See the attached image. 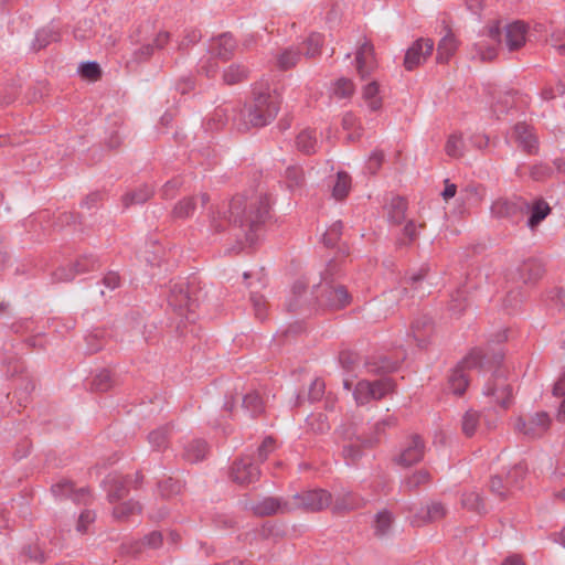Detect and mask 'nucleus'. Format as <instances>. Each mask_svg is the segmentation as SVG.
Instances as JSON below:
<instances>
[{
    "instance_id": "nucleus-21",
    "label": "nucleus",
    "mask_w": 565,
    "mask_h": 565,
    "mask_svg": "<svg viewBox=\"0 0 565 565\" xmlns=\"http://www.w3.org/2000/svg\"><path fill=\"white\" fill-rule=\"evenodd\" d=\"M130 480L127 477L109 475L104 481L107 491V499L110 503H115L129 493L128 483Z\"/></svg>"
},
{
    "instance_id": "nucleus-28",
    "label": "nucleus",
    "mask_w": 565,
    "mask_h": 565,
    "mask_svg": "<svg viewBox=\"0 0 565 565\" xmlns=\"http://www.w3.org/2000/svg\"><path fill=\"white\" fill-rule=\"evenodd\" d=\"M513 134L520 147H522L526 153L532 154L536 152L537 139L532 134L530 126L524 122H518L513 128Z\"/></svg>"
},
{
    "instance_id": "nucleus-32",
    "label": "nucleus",
    "mask_w": 565,
    "mask_h": 565,
    "mask_svg": "<svg viewBox=\"0 0 565 565\" xmlns=\"http://www.w3.org/2000/svg\"><path fill=\"white\" fill-rule=\"evenodd\" d=\"M214 40L216 41V47H213V55L222 61L231 60L236 49V41L232 34L223 33Z\"/></svg>"
},
{
    "instance_id": "nucleus-62",
    "label": "nucleus",
    "mask_w": 565,
    "mask_h": 565,
    "mask_svg": "<svg viewBox=\"0 0 565 565\" xmlns=\"http://www.w3.org/2000/svg\"><path fill=\"white\" fill-rule=\"evenodd\" d=\"M353 395L358 404L364 405L369 403L373 399L371 382L365 380L358 382Z\"/></svg>"
},
{
    "instance_id": "nucleus-31",
    "label": "nucleus",
    "mask_w": 565,
    "mask_h": 565,
    "mask_svg": "<svg viewBox=\"0 0 565 565\" xmlns=\"http://www.w3.org/2000/svg\"><path fill=\"white\" fill-rule=\"evenodd\" d=\"M552 209L543 199H536L532 204L529 203V215L526 225L534 231L542 221L551 213Z\"/></svg>"
},
{
    "instance_id": "nucleus-3",
    "label": "nucleus",
    "mask_w": 565,
    "mask_h": 565,
    "mask_svg": "<svg viewBox=\"0 0 565 565\" xmlns=\"http://www.w3.org/2000/svg\"><path fill=\"white\" fill-rule=\"evenodd\" d=\"M280 105L281 96L276 90L256 94L244 113L247 120L237 124V129L247 130L249 127L262 128L267 126L276 118Z\"/></svg>"
},
{
    "instance_id": "nucleus-51",
    "label": "nucleus",
    "mask_w": 565,
    "mask_h": 565,
    "mask_svg": "<svg viewBox=\"0 0 565 565\" xmlns=\"http://www.w3.org/2000/svg\"><path fill=\"white\" fill-rule=\"evenodd\" d=\"M461 504L465 509L477 513L486 512V504L478 492H467L462 494Z\"/></svg>"
},
{
    "instance_id": "nucleus-25",
    "label": "nucleus",
    "mask_w": 565,
    "mask_h": 565,
    "mask_svg": "<svg viewBox=\"0 0 565 565\" xmlns=\"http://www.w3.org/2000/svg\"><path fill=\"white\" fill-rule=\"evenodd\" d=\"M236 110V107L231 104L216 107L206 122V128L209 130L222 129L231 119L235 120Z\"/></svg>"
},
{
    "instance_id": "nucleus-50",
    "label": "nucleus",
    "mask_w": 565,
    "mask_h": 565,
    "mask_svg": "<svg viewBox=\"0 0 565 565\" xmlns=\"http://www.w3.org/2000/svg\"><path fill=\"white\" fill-rule=\"evenodd\" d=\"M323 35L321 33H311L307 40L303 42L306 46V51L303 55L307 58H315L321 54V49L323 45Z\"/></svg>"
},
{
    "instance_id": "nucleus-1",
    "label": "nucleus",
    "mask_w": 565,
    "mask_h": 565,
    "mask_svg": "<svg viewBox=\"0 0 565 565\" xmlns=\"http://www.w3.org/2000/svg\"><path fill=\"white\" fill-rule=\"evenodd\" d=\"M270 198L267 193H254L250 196L237 194L222 206H212L209 214L210 232L224 233L227 228H237L241 234H235L239 239L244 237L248 246H253L258 239V232L270 217Z\"/></svg>"
},
{
    "instance_id": "nucleus-58",
    "label": "nucleus",
    "mask_w": 565,
    "mask_h": 565,
    "mask_svg": "<svg viewBox=\"0 0 565 565\" xmlns=\"http://www.w3.org/2000/svg\"><path fill=\"white\" fill-rule=\"evenodd\" d=\"M489 486L491 492L498 495L501 500H505L512 492L507 480H503L502 477L498 475L491 477Z\"/></svg>"
},
{
    "instance_id": "nucleus-16",
    "label": "nucleus",
    "mask_w": 565,
    "mask_h": 565,
    "mask_svg": "<svg viewBox=\"0 0 565 565\" xmlns=\"http://www.w3.org/2000/svg\"><path fill=\"white\" fill-rule=\"evenodd\" d=\"M435 332L434 320L427 316L422 315L414 319L411 324V333L419 348H426Z\"/></svg>"
},
{
    "instance_id": "nucleus-43",
    "label": "nucleus",
    "mask_w": 565,
    "mask_h": 565,
    "mask_svg": "<svg viewBox=\"0 0 565 565\" xmlns=\"http://www.w3.org/2000/svg\"><path fill=\"white\" fill-rule=\"evenodd\" d=\"M35 384L28 376L21 377L20 383L14 392V397L20 407H26L30 402L31 393L34 391Z\"/></svg>"
},
{
    "instance_id": "nucleus-59",
    "label": "nucleus",
    "mask_w": 565,
    "mask_h": 565,
    "mask_svg": "<svg viewBox=\"0 0 565 565\" xmlns=\"http://www.w3.org/2000/svg\"><path fill=\"white\" fill-rule=\"evenodd\" d=\"M79 75L88 81L95 82L100 78L102 70L97 62L88 61L84 62L78 67Z\"/></svg>"
},
{
    "instance_id": "nucleus-4",
    "label": "nucleus",
    "mask_w": 565,
    "mask_h": 565,
    "mask_svg": "<svg viewBox=\"0 0 565 565\" xmlns=\"http://www.w3.org/2000/svg\"><path fill=\"white\" fill-rule=\"evenodd\" d=\"M334 267L335 264H329L323 276V282L317 286L316 300L322 309L340 310L348 306L352 299L345 286L328 281V276Z\"/></svg>"
},
{
    "instance_id": "nucleus-11",
    "label": "nucleus",
    "mask_w": 565,
    "mask_h": 565,
    "mask_svg": "<svg viewBox=\"0 0 565 565\" xmlns=\"http://www.w3.org/2000/svg\"><path fill=\"white\" fill-rule=\"evenodd\" d=\"M435 43L429 38H419L407 49L404 56V67L414 71L433 54Z\"/></svg>"
},
{
    "instance_id": "nucleus-33",
    "label": "nucleus",
    "mask_w": 565,
    "mask_h": 565,
    "mask_svg": "<svg viewBox=\"0 0 565 565\" xmlns=\"http://www.w3.org/2000/svg\"><path fill=\"white\" fill-rule=\"evenodd\" d=\"M209 452L207 443L204 439H193L184 446L183 458L195 463L205 459Z\"/></svg>"
},
{
    "instance_id": "nucleus-60",
    "label": "nucleus",
    "mask_w": 565,
    "mask_h": 565,
    "mask_svg": "<svg viewBox=\"0 0 565 565\" xmlns=\"http://www.w3.org/2000/svg\"><path fill=\"white\" fill-rule=\"evenodd\" d=\"M343 224L341 221L334 222L323 234L322 242L327 247H334L342 235Z\"/></svg>"
},
{
    "instance_id": "nucleus-13",
    "label": "nucleus",
    "mask_w": 565,
    "mask_h": 565,
    "mask_svg": "<svg viewBox=\"0 0 565 565\" xmlns=\"http://www.w3.org/2000/svg\"><path fill=\"white\" fill-rule=\"evenodd\" d=\"M355 67L361 79L367 78L377 67L374 45L367 39L355 52Z\"/></svg>"
},
{
    "instance_id": "nucleus-5",
    "label": "nucleus",
    "mask_w": 565,
    "mask_h": 565,
    "mask_svg": "<svg viewBox=\"0 0 565 565\" xmlns=\"http://www.w3.org/2000/svg\"><path fill=\"white\" fill-rule=\"evenodd\" d=\"M168 303L180 317L194 321L199 299L191 294L188 284H174L170 289Z\"/></svg>"
},
{
    "instance_id": "nucleus-7",
    "label": "nucleus",
    "mask_w": 565,
    "mask_h": 565,
    "mask_svg": "<svg viewBox=\"0 0 565 565\" xmlns=\"http://www.w3.org/2000/svg\"><path fill=\"white\" fill-rule=\"evenodd\" d=\"M332 495L324 489H313L296 493L290 501L291 511L319 512L331 505Z\"/></svg>"
},
{
    "instance_id": "nucleus-47",
    "label": "nucleus",
    "mask_w": 565,
    "mask_h": 565,
    "mask_svg": "<svg viewBox=\"0 0 565 565\" xmlns=\"http://www.w3.org/2000/svg\"><path fill=\"white\" fill-rule=\"evenodd\" d=\"M332 504V511L335 514H342L344 512H349L352 510L358 509V498L349 492L347 494H343L342 497H338Z\"/></svg>"
},
{
    "instance_id": "nucleus-36",
    "label": "nucleus",
    "mask_w": 565,
    "mask_h": 565,
    "mask_svg": "<svg viewBox=\"0 0 565 565\" xmlns=\"http://www.w3.org/2000/svg\"><path fill=\"white\" fill-rule=\"evenodd\" d=\"M297 149L305 154H312L317 151V132L315 129L306 128L296 138Z\"/></svg>"
},
{
    "instance_id": "nucleus-9",
    "label": "nucleus",
    "mask_w": 565,
    "mask_h": 565,
    "mask_svg": "<svg viewBox=\"0 0 565 565\" xmlns=\"http://www.w3.org/2000/svg\"><path fill=\"white\" fill-rule=\"evenodd\" d=\"M483 393L503 412L513 403V388L499 371H495L492 379L488 381Z\"/></svg>"
},
{
    "instance_id": "nucleus-6",
    "label": "nucleus",
    "mask_w": 565,
    "mask_h": 565,
    "mask_svg": "<svg viewBox=\"0 0 565 565\" xmlns=\"http://www.w3.org/2000/svg\"><path fill=\"white\" fill-rule=\"evenodd\" d=\"M342 457L347 465L355 466L363 457V448H372L379 443L377 437H365L358 435L352 427L343 431Z\"/></svg>"
},
{
    "instance_id": "nucleus-56",
    "label": "nucleus",
    "mask_w": 565,
    "mask_h": 565,
    "mask_svg": "<svg viewBox=\"0 0 565 565\" xmlns=\"http://www.w3.org/2000/svg\"><path fill=\"white\" fill-rule=\"evenodd\" d=\"M360 361L361 358L356 352L343 350L339 353V363L342 366V369L348 373L354 372Z\"/></svg>"
},
{
    "instance_id": "nucleus-2",
    "label": "nucleus",
    "mask_w": 565,
    "mask_h": 565,
    "mask_svg": "<svg viewBox=\"0 0 565 565\" xmlns=\"http://www.w3.org/2000/svg\"><path fill=\"white\" fill-rule=\"evenodd\" d=\"M503 361V353L493 352L489 353L481 348L472 349L452 370L449 375V388L456 395H462L469 384L466 370L479 369L490 370L498 366Z\"/></svg>"
},
{
    "instance_id": "nucleus-8",
    "label": "nucleus",
    "mask_w": 565,
    "mask_h": 565,
    "mask_svg": "<svg viewBox=\"0 0 565 565\" xmlns=\"http://www.w3.org/2000/svg\"><path fill=\"white\" fill-rule=\"evenodd\" d=\"M529 212V202L521 196L500 198L491 205V213L497 218H507L519 224Z\"/></svg>"
},
{
    "instance_id": "nucleus-18",
    "label": "nucleus",
    "mask_w": 565,
    "mask_h": 565,
    "mask_svg": "<svg viewBox=\"0 0 565 565\" xmlns=\"http://www.w3.org/2000/svg\"><path fill=\"white\" fill-rule=\"evenodd\" d=\"M199 202L201 206L204 207L210 202L209 194L201 193L199 195L183 198L173 206L171 216L177 220H185L193 216Z\"/></svg>"
},
{
    "instance_id": "nucleus-41",
    "label": "nucleus",
    "mask_w": 565,
    "mask_h": 565,
    "mask_svg": "<svg viewBox=\"0 0 565 565\" xmlns=\"http://www.w3.org/2000/svg\"><path fill=\"white\" fill-rule=\"evenodd\" d=\"M140 512V503L138 501L128 500L116 505L113 510V515L118 521H127L131 515L139 514Z\"/></svg>"
},
{
    "instance_id": "nucleus-12",
    "label": "nucleus",
    "mask_w": 565,
    "mask_h": 565,
    "mask_svg": "<svg viewBox=\"0 0 565 565\" xmlns=\"http://www.w3.org/2000/svg\"><path fill=\"white\" fill-rule=\"evenodd\" d=\"M231 479L239 486H248L260 477V469L250 458L236 459L231 468Z\"/></svg>"
},
{
    "instance_id": "nucleus-27",
    "label": "nucleus",
    "mask_w": 565,
    "mask_h": 565,
    "mask_svg": "<svg viewBox=\"0 0 565 565\" xmlns=\"http://www.w3.org/2000/svg\"><path fill=\"white\" fill-rule=\"evenodd\" d=\"M504 31L505 44L510 51L519 50L525 43L526 28L523 22L507 24Z\"/></svg>"
},
{
    "instance_id": "nucleus-15",
    "label": "nucleus",
    "mask_w": 565,
    "mask_h": 565,
    "mask_svg": "<svg viewBox=\"0 0 565 565\" xmlns=\"http://www.w3.org/2000/svg\"><path fill=\"white\" fill-rule=\"evenodd\" d=\"M51 491L56 499H72L77 504H87L90 498L88 488L75 489L70 480H62L51 487Z\"/></svg>"
},
{
    "instance_id": "nucleus-48",
    "label": "nucleus",
    "mask_w": 565,
    "mask_h": 565,
    "mask_svg": "<svg viewBox=\"0 0 565 565\" xmlns=\"http://www.w3.org/2000/svg\"><path fill=\"white\" fill-rule=\"evenodd\" d=\"M301 51L294 47H288L281 52L277 58V65L280 70L287 71L295 67L301 57Z\"/></svg>"
},
{
    "instance_id": "nucleus-52",
    "label": "nucleus",
    "mask_w": 565,
    "mask_h": 565,
    "mask_svg": "<svg viewBox=\"0 0 565 565\" xmlns=\"http://www.w3.org/2000/svg\"><path fill=\"white\" fill-rule=\"evenodd\" d=\"M527 468L523 462L514 465L511 470L507 473L505 480L510 486L511 490L521 487V482L524 480Z\"/></svg>"
},
{
    "instance_id": "nucleus-40",
    "label": "nucleus",
    "mask_w": 565,
    "mask_h": 565,
    "mask_svg": "<svg viewBox=\"0 0 565 565\" xmlns=\"http://www.w3.org/2000/svg\"><path fill=\"white\" fill-rule=\"evenodd\" d=\"M407 201L402 196H394L388 206V218L394 224H401L406 216Z\"/></svg>"
},
{
    "instance_id": "nucleus-38",
    "label": "nucleus",
    "mask_w": 565,
    "mask_h": 565,
    "mask_svg": "<svg viewBox=\"0 0 565 565\" xmlns=\"http://www.w3.org/2000/svg\"><path fill=\"white\" fill-rule=\"evenodd\" d=\"M394 522L393 513L386 509L379 511L374 518V534L377 537L385 536Z\"/></svg>"
},
{
    "instance_id": "nucleus-35",
    "label": "nucleus",
    "mask_w": 565,
    "mask_h": 565,
    "mask_svg": "<svg viewBox=\"0 0 565 565\" xmlns=\"http://www.w3.org/2000/svg\"><path fill=\"white\" fill-rule=\"evenodd\" d=\"M153 188L148 184H142L138 189L127 192L122 196V204L125 207H129L136 204H143L153 195Z\"/></svg>"
},
{
    "instance_id": "nucleus-63",
    "label": "nucleus",
    "mask_w": 565,
    "mask_h": 565,
    "mask_svg": "<svg viewBox=\"0 0 565 565\" xmlns=\"http://www.w3.org/2000/svg\"><path fill=\"white\" fill-rule=\"evenodd\" d=\"M371 386H372V398L381 399L393 388V383L390 379H381V380L371 382Z\"/></svg>"
},
{
    "instance_id": "nucleus-14",
    "label": "nucleus",
    "mask_w": 565,
    "mask_h": 565,
    "mask_svg": "<svg viewBox=\"0 0 565 565\" xmlns=\"http://www.w3.org/2000/svg\"><path fill=\"white\" fill-rule=\"evenodd\" d=\"M488 38L493 44H486L480 41L473 45L475 56H478L481 62H491L497 57V45L501 43V28L500 22L495 21L488 28Z\"/></svg>"
},
{
    "instance_id": "nucleus-23",
    "label": "nucleus",
    "mask_w": 565,
    "mask_h": 565,
    "mask_svg": "<svg viewBox=\"0 0 565 565\" xmlns=\"http://www.w3.org/2000/svg\"><path fill=\"white\" fill-rule=\"evenodd\" d=\"M255 514L259 516H268L278 512H290V501H282L279 498L268 497L263 499L253 508Z\"/></svg>"
},
{
    "instance_id": "nucleus-20",
    "label": "nucleus",
    "mask_w": 565,
    "mask_h": 565,
    "mask_svg": "<svg viewBox=\"0 0 565 565\" xmlns=\"http://www.w3.org/2000/svg\"><path fill=\"white\" fill-rule=\"evenodd\" d=\"M544 274V265L536 258H529L522 262L516 268L518 280L527 284L539 280Z\"/></svg>"
},
{
    "instance_id": "nucleus-30",
    "label": "nucleus",
    "mask_w": 565,
    "mask_h": 565,
    "mask_svg": "<svg viewBox=\"0 0 565 565\" xmlns=\"http://www.w3.org/2000/svg\"><path fill=\"white\" fill-rule=\"evenodd\" d=\"M469 306V290L467 285L459 286L454 292L450 294L448 302V311L456 317H460Z\"/></svg>"
},
{
    "instance_id": "nucleus-34",
    "label": "nucleus",
    "mask_w": 565,
    "mask_h": 565,
    "mask_svg": "<svg viewBox=\"0 0 565 565\" xmlns=\"http://www.w3.org/2000/svg\"><path fill=\"white\" fill-rule=\"evenodd\" d=\"M431 481V475L426 469L416 470L413 475L406 477L402 481V489L405 493H414L422 486H427Z\"/></svg>"
},
{
    "instance_id": "nucleus-10",
    "label": "nucleus",
    "mask_w": 565,
    "mask_h": 565,
    "mask_svg": "<svg viewBox=\"0 0 565 565\" xmlns=\"http://www.w3.org/2000/svg\"><path fill=\"white\" fill-rule=\"evenodd\" d=\"M551 417L546 412H537L527 418L519 417L515 429L530 439L541 438L551 426Z\"/></svg>"
},
{
    "instance_id": "nucleus-37",
    "label": "nucleus",
    "mask_w": 565,
    "mask_h": 565,
    "mask_svg": "<svg viewBox=\"0 0 565 565\" xmlns=\"http://www.w3.org/2000/svg\"><path fill=\"white\" fill-rule=\"evenodd\" d=\"M249 70L243 64H231L223 72V82L226 85H236L248 78Z\"/></svg>"
},
{
    "instance_id": "nucleus-54",
    "label": "nucleus",
    "mask_w": 565,
    "mask_h": 565,
    "mask_svg": "<svg viewBox=\"0 0 565 565\" xmlns=\"http://www.w3.org/2000/svg\"><path fill=\"white\" fill-rule=\"evenodd\" d=\"M58 40V33L53 29L44 28L36 32L33 47L39 51L46 47L50 43Z\"/></svg>"
},
{
    "instance_id": "nucleus-29",
    "label": "nucleus",
    "mask_w": 565,
    "mask_h": 565,
    "mask_svg": "<svg viewBox=\"0 0 565 565\" xmlns=\"http://www.w3.org/2000/svg\"><path fill=\"white\" fill-rule=\"evenodd\" d=\"M428 274L427 267H422L417 273L412 274L403 278V288L401 292L406 294L408 289L413 291V297L424 298L426 294H429L427 289H420L423 281Z\"/></svg>"
},
{
    "instance_id": "nucleus-53",
    "label": "nucleus",
    "mask_w": 565,
    "mask_h": 565,
    "mask_svg": "<svg viewBox=\"0 0 565 565\" xmlns=\"http://www.w3.org/2000/svg\"><path fill=\"white\" fill-rule=\"evenodd\" d=\"M159 492L163 498H172L179 494L183 488V484L171 477L160 481L158 483Z\"/></svg>"
},
{
    "instance_id": "nucleus-24",
    "label": "nucleus",
    "mask_w": 565,
    "mask_h": 565,
    "mask_svg": "<svg viewBox=\"0 0 565 565\" xmlns=\"http://www.w3.org/2000/svg\"><path fill=\"white\" fill-rule=\"evenodd\" d=\"M446 34L440 39L437 45L436 61L439 64H446L450 61L458 49V43L451 29L446 25Z\"/></svg>"
},
{
    "instance_id": "nucleus-42",
    "label": "nucleus",
    "mask_w": 565,
    "mask_h": 565,
    "mask_svg": "<svg viewBox=\"0 0 565 565\" xmlns=\"http://www.w3.org/2000/svg\"><path fill=\"white\" fill-rule=\"evenodd\" d=\"M243 408L255 418L264 413V401L257 392H249L243 398Z\"/></svg>"
},
{
    "instance_id": "nucleus-46",
    "label": "nucleus",
    "mask_w": 565,
    "mask_h": 565,
    "mask_svg": "<svg viewBox=\"0 0 565 565\" xmlns=\"http://www.w3.org/2000/svg\"><path fill=\"white\" fill-rule=\"evenodd\" d=\"M351 189V177L344 172L340 171L337 173L335 182L332 186V196L341 201L349 194Z\"/></svg>"
},
{
    "instance_id": "nucleus-45",
    "label": "nucleus",
    "mask_w": 565,
    "mask_h": 565,
    "mask_svg": "<svg viewBox=\"0 0 565 565\" xmlns=\"http://www.w3.org/2000/svg\"><path fill=\"white\" fill-rule=\"evenodd\" d=\"M76 274H85L100 268L102 263L94 254H84L79 256L74 264H72Z\"/></svg>"
},
{
    "instance_id": "nucleus-55",
    "label": "nucleus",
    "mask_w": 565,
    "mask_h": 565,
    "mask_svg": "<svg viewBox=\"0 0 565 565\" xmlns=\"http://www.w3.org/2000/svg\"><path fill=\"white\" fill-rule=\"evenodd\" d=\"M463 141L460 134H452L448 137L445 146L447 156L451 158H460L463 154Z\"/></svg>"
},
{
    "instance_id": "nucleus-49",
    "label": "nucleus",
    "mask_w": 565,
    "mask_h": 565,
    "mask_svg": "<svg viewBox=\"0 0 565 565\" xmlns=\"http://www.w3.org/2000/svg\"><path fill=\"white\" fill-rule=\"evenodd\" d=\"M169 434H170V425H164L159 427L148 435V441L153 447V449L161 450L168 447L169 443Z\"/></svg>"
},
{
    "instance_id": "nucleus-61",
    "label": "nucleus",
    "mask_w": 565,
    "mask_h": 565,
    "mask_svg": "<svg viewBox=\"0 0 565 565\" xmlns=\"http://www.w3.org/2000/svg\"><path fill=\"white\" fill-rule=\"evenodd\" d=\"M479 413L475 411H467L462 417L461 427L467 437L475 435L479 424Z\"/></svg>"
},
{
    "instance_id": "nucleus-19",
    "label": "nucleus",
    "mask_w": 565,
    "mask_h": 565,
    "mask_svg": "<svg viewBox=\"0 0 565 565\" xmlns=\"http://www.w3.org/2000/svg\"><path fill=\"white\" fill-rule=\"evenodd\" d=\"M170 36L167 31L159 32L151 43L142 44L134 51L132 61L138 64L149 61L156 50H162L169 43Z\"/></svg>"
},
{
    "instance_id": "nucleus-44",
    "label": "nucleus",
    "mask_w": 565,
    "mask_h": 565,
    "mask_svg": "<svg viewBox=\"0 0 565 565\" xmlns=\"http://www.w3.org/2000/svg\"><path fill=\"white\" fill-rule=\"evenodd\" d=\"M114 386V379L108 370L96 373L89 382V390L93 392H107Z\"/></svg>"
},
{
    "instance_id": "nucleus-26",
    "label": "nucleus",
    "mask_w": 565,
    "mask_h": 565,
    "mask_svg": "<svg viewBox=\"0 0 565 565\" xmlns=\"http://www.w3.org/2000/svg\"><path fill=\"white\" fill-rule=\"evenodd\" d=\"M447 510L445 505L440 502H433L427 505V510L425 513H416L411 519V524L413 526H422L427 523H433L439 521L446 516Z\"/></svg>"
},
{
    "instance_id": "nucleus-22",
    "label": "nucleus",
    "mask_w": 565,
    "mask_h": 565,
    "mask_svg": "<svg viewBox=\"0 0 565 565\" xmlns=\"http://www.w3.org/2000/svg\"><path fill=\"white\" fill-rule=\"evenodd\" d=\"M401 361L391 359L386 355L372 356L365 362L367 373L373 375H384L395 372Z\"/></svg>"
},
{
    "instance_id": "nucleus-57",
    "label": "nucleus",
    "mask_w": 565,
    "mask_h": 565,
    "mask_svg": "<svg viewBox=\"0 0 565 565\" xmlns=\"http://www.w3.org/2000/svg\"><path fill=\"white\" fill-rule=\"evenodd\" d=\"M553 173V167L545 162L533 164L530 168V177L536 182L546 181L547 179L552 178Z\"/></svg>"
},
{
    "instance_id": "nucleus-17",
    "label": "nucleus",
    "mask_w": 565,
    "mask_h": 565,
    "mask_svg": "<svg viewBox=\"0 0 565 565\" xmlns=\"http://www.w3.org/2000/svg\"><path fill=\"white\" fill-rule=\"evenodd\" d=\"M425 443L419 435H413L407 446L396 458V462L403 467H409L419 462L424 458Z\"/></svg>"
},
{
    "instance_id": "nucleus-39",
    "label": "nucleus",
    "mask_w": 565,
    "mask_h": 565,
    "mask_svg": "<svg viewBox=\"0 0 565 565\" xmlns=\"http://www.w3.org/2000/svg\"><path fill=\"white\" fill-rule=\"evenodd\" d=\"M380 85L376 81H372L363 88V98L367 103L372 111H377L382 108V98L379 96Z\"/></svg>"
},
{
    "instance_id": "nucleus-64",
    "label": "nucleus",
    "mask_w": 565,
    "mask_h": 565,
    "mask_svg": "<svg viewBox=\"0 0 565 565\" xmlns=\"http://www.w3.org/2000/svg\"><path fill=\"white\" fill-rule=\"evenodd\" d=\"M182 185H183L182 178H180V177L172 178L171 180L167 181L163 184V186L160 191L161 198L164 200L173 199Z\"/></svg>"
}]
</instances>
